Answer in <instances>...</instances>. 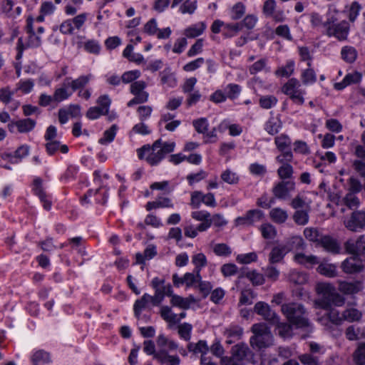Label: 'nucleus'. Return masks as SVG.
Segmentation results:
<instances>
[{
    "mask_svg": "<svg viewBox=\"0 0 365 365\" xmlns=\"http://www.w3.org/2000/svg\"><path fill=\"white\" fill-rule=\"evenodd\" d=\"M294 260L297 264L307 267H312L313 265L319 263L317 257L312 255H306L303 253H297L294 257Z\"/></svg>",
    "mask_w": 365,
    "mask_h": 365,
    "instance_id": "nucleus-27",
    "label": "nucleus"
},
{
    "mask_svg": "<svg viewBox=\"0 0 365 365\" xmlns=\"http://www.w3.org/2000/svg\"><path fill=\"white\" fill-rule=\"evenodd\" d=\"M92 78L93 76L91 74L81 76L77 79L73 81L71 83H70V88H71L73 91L78 90V96L81 98L88 100L91 97V93L89 89L84 88V86L90 81Z\"/></svg>",
    "mask_w": 365,
    "mask_h": 365,
    "instance_id": "nucleus-13",
    "label": "nucleus"
},
{
    "mask_svg": "<svg viewBox=\"0 0 365 365\" xmlns=\"http://www.w3.org/2000/svg\"><path fill=\"white\" fill-rule=\"evenodd\" d=\"M355 365H365V343H360L354 354Z\"/></svg>",
    "mask_w": 365,
    "mask_h": 365,
    "instance_id": "nucleus-53",
    "label": "nucleus"
},
{
    "mask_svg": "<svg viewBox=\"0 0 365 365\" xmlns=\"http://www.w3.org/2000/svg\"><path fill=\"white\" fill-rule=\"evenodd\" d=\"M295 63L293 60H288L284 66L279 67L275 71V75L278 77H289L294 71Z\"/></svg>",
    "mask_w": 365,
    "mask_h": 365,
    "instance_id": "nucleus-35",
    "label": "nucleus"
},
{
    "mask_svg": "<svg viewBox=\"0 0 365 365\" xmlns=\"http://www.w3.org/2000/svg\"><path fill=\"white\" fill-rule=\"evenodd\" d=\"M146 83L143 81H138L130 85V92L135 97L128 103V106L145 103L148 101V93L144 91Z\"/></svg>",
    "mask_w": 365,
    "mask_h": 365,
    "instance_id": "nucleus-10",
    "label": "nucleus"
},
{
    "mask_svg": "<svg viewBox=\"0 0 365 365\" xmlns=\"http://www.w3.org/2000/svg\"><path fill=\"white\" fill-rule=\"evenodd\" d=\"M155 358L163 364L168 365H179L180 359L178 356L170 355L165 350H160L155 354Z\"/></svg>",
    "mask_w": 365,
    "mask_h": 365,
    "instance_id": "nucleus-26",
    "label": "nucleus"
},
{
    "mask_svg": "<svg viewBox=\"0 0 365 365\" xmlns=\"http://www.w3.org/2000/svg\"><path fill=\"white\" fill-rule=\"evenodd\" d=\"M254 311L271 324L279 322V316L272 310L270 306L266 302H257L254 307Z\"/></svg>",
    "mask_w": 365,
    "mask_h": 365,
    "instance_id": "nucleus-12",
    "label": "nucleus"
},
{
    "mask_svg": "<svg viewBox=\"0 0 365 365\" xmlns=\"http://www.w3.org/2000/svg\"><path fill=\"white\" fill-rule=\"evenodd\" d=\"M202 279V277L200 272H186L183 275V280L185 282V284L187 287H192L197 284Z\"/></svg>",
    "mask_w": 365,
    "mask_h": 365,
    "instance_id": "nucleus-49",
    "label": "nucleus"
},
{
    "mask_svg": "<svg viewBox=\"0 0 365 365\" xmlns=\"http://www.w3.org/2000/svg\"><path fill=\"white\" fill-rule=\"evenodd\" d=\"M26 31L28 35V41L26 46L24 45L21 38H19L17 43L16 59H20L22 56L23 51L26 47H38L41 43V36L36 32V24H26Z\"/></svg>",
    "mask_w": 365,
    "mask_h": 365,
    "instance_id": "nucleus-7",
    "label": "nucleus"
},
{
    "mask_svg": "<svg viewBox=\"0 0 365 365\" xmlns=\"http://www.w3.org/2000/svg\"><path fill=\"white\" fill-rule=\"evenodd\" d=\"M344 224L351 231H360L365 227V212L356 211L352 212L351 217L344 220Z\"/></svg>",
    "mask_w": 365,
    "mask_h": 365,
    "instance_id": "nucleus-11",
    "label": "nucleus"
},
{
    "mask_svg": "<svg viewBox=\"0 0 365 365\" xmlns=\"http://www.w3.org/2000/svg\"><path fill=\"white\" fill-rule=\"evenodd\" d=\"M315 291L320 298L314 300L316 308L327 309L331 304L341 307L345 303V299L339 294L335 287L329 282H321L316 284Z\"/></svg>",
    "mask_w": 365,
    "mask_h": 365,
    "instance_id": "nucleus-1",
    "label": "nucleus"
},
{
    "mask_svg": "<svg viewBox=\"0 0 365 365\" xmlns=\"http://www.w3.org/2000/svg\"><path fill=\"white\" fill-rule=\"evenodd\" d=\"M36 125V121L27 118L17 120V131L20 133H27L32 131Z\"/></svg>",
    "mask_w": 365,
    "mask_h": 365,
    "instance_id": "nucleus-31",
    "label": "nucleus"
},
{
    "mask_svg": "<svg viewBox=\"0 0 365 365\" xmlns=\"http://www.w3.org/2000/svg\"><path fill=\"white\" fill-rule=\"evenodd\" d=\"M155 142L160 143L158 144L159 150H160L161 154H163V158H165V156L167 154L173 152L175 148V146H176L175 142L173 141V140L163 141L162 139H158V140H155Z\"/></svg>",
    "mask_w": 365,
    "mask_h": 365,
    "instance_id": "nucleus-47",
    "label": "nucleus"
},
{
    "mask_svg": "<svg viewBox=\"0 0 365 365\" xmlns=\"http://www.w3.org/2000/svg\"><path fill=\"white\" fill-rule=\"evenodd\" d=\"M319 243L329 252L338 253L339 252L340 247L338 242L329 235L321 237Z\"/></svg>",
    "mask_w": 365,
    "mask_h": 365,
    "instance_id": "nucleus-25",
    "label": "nucleus"
},
{
    "mask_svg": "<svg viewBox=\"0 0 365 365\" xmlns=\"http://www.w3.org/2000/svg\"><path fill=\"white\" fill-rule=\"evenodd\" d=\"M159 142H154L152 146L145 145L137 150L139 159L145 160L149 165H158L164 158L159 150Z\"/></svg>",
    "mask_w": 365,
    "mask_h": 365,
    "instance_id": "nucleus-6",
    "label": "nucleus"
},
{
    "mask_svg": "<svg viewBox=\"0 0 365 365\" xmlns=\"http://www.w3.org/2000/svg\"><path fill=\"white\" fill-rule=\"evenodd\" d=\"M259 231L264 239L272 240L277 235V230L274 225L270 223H264L259 227Z\"/></svg>",
    "mask_w": 365,
    "mask_h": 365,
    "instance_id": "nucleus-43",
    "label": "nucleus"
},
{
    "mask_svg": "<svg viewBox=\"0 0 365 365\" xmlns=\"http://www.w3.org/2000/svg\"><path fill=\"white\" fill-rule=\"evenodd\" d=\"M29 153V146L27 145H22L19 147L16 151L12 153H4L2 155L4 160H9L11 163L16 164L21 161V160L27 156Z\"/></svg>",
    "mask_w": 365,
    "mask_h": 365,
    "instance_id": "nucleus-19",
    "label": "nucleus"
},
{
    "mask_svg": "<svg viewBox=\"0 0 365 365\" xmlns=\"http://www.w3.org/2000/svg\"><path fill=\"white\" fill-rule=\"evenodd\" d=\"M269 217L275 223L282 224L287 220L288 214L286 210L279 207H275L270 210Z\"/></svg>",
    "mask_w": 365,
    "mask_h": 365,
    "instance_id": "nucleus-39",
    "label": "nucleus"
},
{
    "mask_svg": "<svg viewBox=\"0 0 365 365\" xmlns=\"http://www.w3.org/2000/svg\"><path fill=\"white\" fill-rule=\"evenodd\" d=\"M70 248H71L73 251H76L80 254L81 256L86 255V251L84 250V242L81 237H76L70 239Z\"/></svg>",
    "mask_w": 365,
    "mask_h": 365,
    "instance_id": "nucleus-51",
    "label": "nucleus"
},
{
    "mask_svg": "<svg viewBox=\"0 0 365 365\" xmlns=\"http://www.w3.org/2000/svg\"><path fill=\"white\" fill-rule=\"evenodd\" d=\"M188 349L195 354H201V356L206 355L209 350L207 342L203 340H200L196 344H190Z\"/></svg>",
    "mask_w": 365,
    "mask_h": 365,
    "instance_id": "nucleus-50",
    "label": "nucleus"
},
{
    "mask_svg": "<svg viewBox=\"0 0 365 365\" xmlns=\"http://www.w3.org/2000/svg\"><path fill=\"white\" fill-rule=\"evenodd\" d=\"M174 204L172 200L168 197L159 196L155 201L148 202L145 208L148 211L158 208H173Z\"/></svg>",
    "mask_w": 365,
    "mask_h": 365,
    "instance_id": "nucleus-23",
    "label": "nucleus"
},
{
    "mask_svg": "<svg viewBox=\"0 0 365 365\" xmlns=\"http://www.w3.org/2000/svg\"><path fill=\"white\" fill-rule=\"evenodd\" d=\"M257 260V255L255 252L239 254L236 257V261L242 264H250Z\"/></svg>",
    "mask_w": 365,
    "mask_h": 365,
    "instance_id": "nucleus-59",
    "label": "nucleus"
},
{
    "mask_svg": "<svg viewBox=\"0 0 365 365\" xmlns=\"http://www.w3.org/2000/svg\"><path fill=\"white\" fill-rule=\"evenodd\" d=\"M227 130H229L230 135L239 136L243 131V127L240 124L232 123L229 119H225L217 125V130L220 133H224Z\"/></svg>",
    "mask_w": 365,
    "mask_h": 365,
    "instance_id": "nucleus-20",
    "label": "nucleus"
},
{
    "mask_svg": "<svg viewBox=\"0 0 365 365\" xmlns=\"http://www.w3.org/2000/svg\"><path fill=\"white\" fill-rule=\"evenodd\" d=\"M342 58L348 63L354 62L357 56L356 49L351 46H345L341 51Z\"/></svg>",
    "mask_w": 365,
    "mask_h": 365,
    "instance_id": "nucleus-56",
    "label": "nucleus"
},
{
    "mask_svg": "<svg viewBox=\"0 0 365 365\" xmlns=\"http://www.w3.org/2000/svg\"><path fill=\"white\" fill-rule=\"evenodd\" d=\"M243 334V329L237 325H230L226 328L225 335L227 338V342L232 344L234 341L240 339Z\"/></svg>",
    "mask_w": 365,
    "mask_h": 365,
    "instance_id": "nucleus-30",
    "label": "nucleus"
},
{
    "mask_svg": "<svg viewBox=\"0 0 365 365\" xmlns=\"http://www.w3.org/2000/svg\"><path fill=\"white\" fill-rule=\"evenodd\" d=\"M117 132V126L113 125L109 129L104 131L103 137L98 140L101 145H108L113 141Z\"/></svg>",
    "mask_w": 365,
    "mask_h": 365,
    "instance_id": "nucleus-45",
    "label": "nucleus"
},
{
    "mask_svg": "<svg viewBox=\"0 0 365 365\" xmlns=\"http://www.w3.org/2000/svg\"><path fill=\"white\" fill-rule=\"evenodd\" d=\"M290 251H292V247L284 245L283 243L274 245L269 255V262L271 264L280 262Z\"/></svg>",
    "mask_w": 365,
    "mask_h": 365,
    "instance_id": "nucleus-17",
    "label": "nucleus"
},
{
    "mask_svg": "<svg viewBox=\"0 0 365 365\" xmlns=\"http://www.w3.org/2000/svg\"><path fill=\"white\" fill-rule=\"evenodd\" d=\"M362 289V284L359 282H339V290L344 294H353L359 292Z\"/></svg>",
    "mask_w": 365,
    "mask_h": 365,
    "instance_id": "nucleus-24",
    "label": "nucleus"
},
{
    "mask_svg": "<svg viewBox=\"0 0 365 365\" xmlns=\"http://www.w3.org/2000/svg\"><path fill=\"white\" fill-rule=\"evenodd\" d=\"M282 128V122L277 118H270L264 125L265 130L270 135L277 134Z\"/></svg>",
    "mask_w": 365,
    "mask_h": 365,
    "instance_id": "nucleus-40",
    "label": "nucleus"
},
{
    "mask_svg": "<svg viewBox=\"0 0 365 365\" xmlns=\"http://www.w3.org/2000/svg\"><path fill=\"white\" fill-rule=\"evenodd\" d=\"M43 181L40 178H36L34 180V191L41 201L43 202L44 209L49 210L51 207V202L47 199V195L42 186Z\"/></svg>",
    "mask_w": 365,
    "mask_h": 365,
    "instance_id": "nucleus-21",
    "label": "nucleus"
},
{
    "mask_svg": "<svg viewBox=\"0 0 365 365\" xmlns=\"http://www.w3.org/2000/svg\"><path fill=\"white\" fill-rule=\"evenodd\" d=\"M34 365H44L51 362L50 354L43 350L36 351L32 356Z\"/></svg>",
    "mask_w": 365,
    "mask_h": 365,
    "instance_id": "nucleus-37",
    "label": "nucleus"
},
{
    "mask_svg": "<svg viewBox=\"0 0 365 365\" xmlns=\"http://www.w3.org/2000/svg\"><path fill=\"white\" fill-rule=\"evenodd\" d=\"M345 247L349 253L365 255V235H361L356 240H348Z\"/></svg>",
    "mask_w": 365,
    "mask_h": 365,
    "instance_id": "nucleus-18",
    "label": "nucleus"
},
{
    "mask_svg": "<svg viewBox=\"0 0 365 365\" xmlns=\"http://www.w3.org/2000/svg\"><path fill=\"white\" fill-rule=\"evenodd\" d=\"M341 268L348 274L359 272L365 269V262L358 257H351L342 262Z\"/></svg>",
    "mask_w": 365,
    "mask_h": 365,
    "instance_id": "nucleus-15",
    "label": "nucleus"
},
{
    "mask_svg": "<svg viewBox=\"0 0 365 365\" xmlns=\"http://www.w3.org/2000/svg\"><path fill=\"white\" fill-rule=\"evenodd\" d=\"M276 326L278 334L282 338H289L292 336V326L285 322H280L273 324Z\"/></svg>",
    "mask_w": 365,
    "mask_h": 365,
    "instance_id": "nucleus-55",
    "label": "nucleus"
},
{
    "mask_svg": "<svg viewBox=\"0 0 365 365\" xmlns=\"http://www.w3.org/2000/svg\"><path fill=\"white\" fill-rule=\"evenodd\" d=\"M317 272L325 277H334L336 276V266L334 264L323 262L319 264Z\"/></svg>",
    "mask_w": 365,
    "mask_h": 365,
    "instance_id": "nucleus-34",
    "label": "nucleus"
},
{
    "mask_svg": "<svg viewBox=\"0 0 365 365\" xmlns=\"http://www.w3.org/2000/svg\"><path fill=\"white\" fill-rule=\"evenodd\" d=\"M170 297H171L170 303L174 307H178L183 309H187L190 307L191 302L187 298H184L177 294H173V293Z\"/></svg>",
    "mask_w": 365,
    "mask_h": 365,
    "instance_id": "nucleus-46",
    "label": "nucleus"
},
{
    "mask_svg": "<svg viewBox=\"0 0 365 365\" xmlns=\"http://www.w3.org/2000/svg\"><path fill=\"white\" fill-rule=\"evenodd\" d=\"M267 61L265 58H261L255 62L249 68L250 74L254 75L264 70L266 71H269V68H267Z\"/></svg>",
    "mask_w": 365,
    "mask_h": 365,
    "instance_id": "nucleus-58",
    "label": "nucleus"
},
{
    "mask_svg": "<svg viewBox=\"0 0 365 365\" xmlns=\"http://www.w3.org/2000/svg\"><path fill=\"white\" fill-rule=\"evenodd\" d=\"M149 304L156 306L159 304V302L155 301L151 295L145 293L140 299H137L134 303L133 311L135 316L139 318L143 310L146 309Z\"/></svg>",
    "mask_w": 365,
    "mask_h": 365,
    "instance_id": "nucleus-16",
    "label": "nucleus"
},
{
    "mask_svg": "<svg viewBox=\"0 0 365 365\" xmlns=\"http://www.w3.org/2000/svg\"><path fill=\"white\" fill-rule=\"evenodd\" d=\"M257 294L250 289H243L240 293L239 304L240 305H250L253 303Z\"/></svg>",
    "mask_w": 365,
    "mask_h": 365,
    "instance_id": "nucleus-44",
    "label": "nucleus"
},
{
    "mask_svg": "<svg viewBox=\"0 0 365 365\" xmlns=\"http://www.w3.org/2000/svg\"><path fill=\"white\" fill-rule=\"evenodd\" d=\"M277 101V98L274 96H263L260 97L259 103L261 108L269 109L275 106Z\"/></svg>",
    "mask_w": 365,
    "mask_h": 365,
    "instance_id": "nucleus-57",
    "label": "nucleus"
},
{
    "mask_svg": "<svg viewBox=\"0 0 365 365\" xmlns=\"http://www.w3.org/2000/svg\"><path fill=\"white\" fill-rule=\"evenodd\" d=\"M253 336L250 338V344L255 349L261 350L273 344V336L265 323H257L252 325Z\"/></svg>",
    "mask_w": 365,
    "mask_h": 365,
    "instance_id": "nucleus-3",
    "label": "nucleus"
},
{
    "mask_svg": "<svg viewBox=\"0 0 365 365\" xmlns=\"http://www.w3.org/2000/svg\"><path fill=\"white\" fill-rule=\"evenodd\" d=\"M361 317V312L353 307L348 308L343 312L344 322H353L359 321Z\"/></svg>",
    "mask_w": 365,
    "mask_h": 365,
    "instance_id": "nucleus-42",
    "label": "nucleus"
},
{
    "mask_svg": "<svg viewBox=\"0 0 365 365\" xmlns=\"http://www.w3.org/2000/svg\"><path fill=\"white\" fill-rule=\"evenodd\" d=\"M220 272L225 277H229L237 273L238 267L233 263H226L222 265Z\"/></svg>",
    "mask_w": 365,
    "mask_h": 365,
    "instance_id": "nucleus-60",
    "label": "nucleus"
},
{
    "mask_svg": "<svg viewBox=\"0 0 365 365\" xmlns=\"http://www.w3.org/2000/svg\"><path fill=\"white\" fill-rule=\"evenodd\" d=\"M213 252L218 257H229L232 254V249L225 243H217L213 247Z\"/></svg>",
    "mask_w": 365,
    "mask_h": 365,
    "instance_id": "nucleus-54",
    "label": "nucleus"
},
{
    "mask_svg": "<svg viewBox=\"0 0 365 365\" xmlns=\"http://www.w3.org/2000/svg\"><path fill=\"white\" fill-rule=\"evenodd\" d=\"M324 314L317 313V321L327 330H331L333 326H340L343 324V312L341 313L336 308L329 307L323 309Z\"/></svg>",
    "mask_w": 365,
    "mask_h": 365,
    "instance_id": "nucleus-4",
    "label": "nucleus"
},
{
    "mask_svg": "<svg viewBox=\"0 0 365 365\" xmlns=\"http://www.w3.org/2000/svg\"><path fill=\"white\" fill-rule=\"evenodd\" d=\"M325 126L329 130L336 133H340L343 129L341 123L334 118L327 119L325 122Z\"/></svg>",
    "mask_w": 365,
    "mask_h": 365,
    "instance_id": "nucleus-64",
    "label": "nucleus"
},
{
    "mask_svg": "<svg viewBox=\"0 0 365 365\" xmlns=\"http://www.w3.org/2000/svg\"><path fill=\"white\" fill-rule=\"evenodd\" d=\"M220 177L223 182L230 185L237 184L240 180L238 175L230 169H226L224 170L221 173Z\"/></svg>",
    "mask_w": 365,
    "mask_h": 365,
    "instance_id": "nucleus-48",
    "label": "nucleus"
},
{
    "mask_svg": "<svg viewBox=\"0 0 365 365\" xmlns=\"http://www.w3.org/2000/svg\"><path fill=\"white\" fill-rule=\"evenodd\" d=\"M192 263L194 265V272H200L206 267L207 259L205 255L202 252L195 253L192 256Z\"/></svg>",
    "mask_w": 365,
    "mask_h": 365,
    "instance_id": "nucleus-38",
    "label": "nucleus"
},
{
    "mask_svg": "<svg viewBox=\"0 0 365 365\" xmlns=\"http://www.w3.org/2000/svg\"><path fill=\"white\" fill-rule=\"evenodd\" d=\"M327 29V34L329 36H334L339 40H344L346 38L349 28L346 24H329Z\"/></svg>",
    "mask_w": 365,
    "mask_h": 365,
    "instance_id": "nucleus-22",
    "label": "nucleus"
},
{
    "mask_svg": "<svg viewBox=\"0 0 365 365\" xmlns=\"http://www.w3.org/2000/svg\"><path fill=\"white\" fill-rule=\"evenodd\" d=\"M281 310L292 325L308 331L312 330V324L307 318L305 309L301 304H284L282 305Z\"/></svg>",
    "mask_w": 365,
    "mask_h": 365,
    "instance_id": "nucleus-2",
    "label": "nucleus"
},
{
    "mask_svg": "<svg viewBox=\"0 0 365 365\" xmlns=\"http://www.w3.org/2000/svg\"><path fill=\"white\" fill-rule=\"evenodd\" d=\"M192 125L196 131L199 133L205 134L208 130L209 123L207 119L205 118H200L193 120Z\"/></svg>",
    "mask_w": 365,
    "mask_h": 365,
    "instance_id": "nucleus-61",
    "label": "nucleus"
},
{
    "mask_svg": "<svg viewBox=\"0 0 365 365\" xmlns=\"http://www.w3.org/2000/svg\"><path fill=\"white\" fill-rule=\"evenodd\" d=\"M282 91L288 96L294 103L302 105L304 103L306 91L302 88L301 83L297 78H290L283 85Z\"/></svg>",
    "mask_w": 365,
    "mask_h": 365,
    "instance_id": "nucleus-5",
    "label": "nucleus"
},
{
    "mask_svg": "<svg viewBox=\"0 0 365 365\" xmlns=\"http://www.w3.org/2000/svg\"><path fill=\"white\" fill-rule=\"evenodd\" d=\"M289 281L297 285H303L308 282L309 276L304 272L292 270L289 275Z\"/></svg>",
    "mask_w": 365,
    "mask_h": 365,
    "instance_id": "nucleus-36",
    "label": "nucleus"
},
{
    "mask_svg": "<svg viewBox=\"0 0 365 365\" xmlns=\"http://www.w3.org/2000/svg\"><path fill=\"white\" fill-rule=\"evenodd\" d=\"M250 353V349L246 344L242 343L234 346L232 349V354L235 359L240 362L244 360Z\"/></svg>",
    "mask_w": 365,
    "mask_h": 365,
    "instance_id": "nucleus-33",
    "label": "nucleus"
},
{
    "mask_svg": "<svg viewBox=\"0 0 365 365\" xmlns=\"http://www.w3.org/2000/svg\"><path fill=\"white\" fill-rule=\"evenodd\" d=\"M356 194L348 192L343 199L344 204L350 209L357 208L360 205V200Z\"/></svg>",
    "mask_w": 365,
    "mask_h": 365,
    "instance_id": "nucleus-52",
    "label": "nucleus"
},
{
    "mask_svg": "<svg viewBox=\"0 0 365 365\" xmlns=\"http://www.w3.org/2000/svg\"><path fill=\"white\" fill-rule=\"evenodd\" d=\"M346 338L350 341L359 340L365 338V329L356 326H349L345 332Z\"/></svg>",
    "mask_w": 365,
    "mask_h": 365,
    "instance_id": "nucleus-32",
    "label": "nucleus"
},
{
    "mask_svg": "<svg viewBox=\"0 0 365 365\" xmlns=\"http://www.w3.org/2000/svg\"><path fill=\"white\" fill-rule=\"evenodd\" d=\"M283 244L284 245H287L289 246V247H292V250L303 249L304 247V240L299 236H293L290 239H289L285 243Z\"/></svg>",
    "mask_w": 365,
    "mask_h": 365,
    "instance_id": "nucleus-62",
    "label": "nucleus"
},
{
    "mask_svg": "<svg viewBox=\"0 0 365 365\" xmlns=\"http://www.w3.org/2000/svg\"><path fill=\"white\" fill-rule=\"evenodd\" d=\"M292 159L293 155L292 151L284 152L277 155L275 158L277 163L282 164L277 170V174L279 178L284 181L292 177L294 170L292 166L289 164Z\"/></svg>",
    "mask_w": 365,
    "mask_h": 365,
    "instance_id": "nucleus-8",
    "label": "nucleus"
},
{
    "mask_svg": "<svg viewBox=\"0 0 365 365\" xmlns=\"http://www.w3.org/2000/svg\"><path fill=\"white\" fill-rule=\"evenodd\" d=\"M160 317L168 323L169 326L177 324L178 323V317L175 314L172 309L168 306H163L160 310Z\"/></svg>",
    "mask_w": 365,
    "mask_h": 365,
    "instance_id": "nucleus-29",
    "label": "nucleus"
},
{
    "mask_svg": "<svg viewBox=\"0 0 365 365\" xmlns=\"http://www.w3.org/2000/svg\"><path fill=\"white\" fill-rule=\"evenodd\" d=\"M274 143L278 149L282 153L287 151H291L292 140L286 134H280L274 138Z\"/></svg>",
    "mask_w": 365,
    "mask_h": 365,
    "instance_id": "nucleus-28",
    "label": "nucleus"
},
{
    "mask_svg": "<svg viewBox=\"0 0 365 365\" xmlns=\"http://www.w3.org/2000/svg\"><path fill=\"white\" fill-rule=\"evenodd\" d=\"M151 287L155 290V294L152 296L159 304L162 302L165 296H170L173 288L170 284H166L164 279L154 277L151 282Z\"/></svg>",
    "mask_w": 365,
    "mask_h": 365,
    "instance_id": "nucleus-9",
    "label": "nucleus"
},
{
    "mask_svg": "<svg viewBox=\"0 0 365 365\" xmlns=\"http://www.w3.org/2000/svg\"><path fill=\"white\" fill-rule=\"evenodd\" d=\"M192 329V325L188 323L180 324L178 327V333L180 336L185 341H189L191 337Z\"/></svg>",
    "mask_w": 365,
    "mask_h": 365,
    "instance_id": "nucleus-63",
    "label": "nucleus"
},
{
    "mask_svg": "<svg viewBox=\"0 0 365 365\" xmlns=\"http://www.w3.org/2000/svg\"><path fill=\"white\" fill-rule=\"evenodd\" d=\"M301 80L304 85H312L317 81L316 73L311 66L302 71Z\"/></svg>",
    "mask_w": 365,
    "mask_h": 365,
    "instance_id": "nucleus-41",
    "label": "nucleus"
},
{
    "mask_svg": "<svg viewBox=\"0 0 365 365\" xmlns=\"http://www.w3.org/2000/svg\"><path fill=\"white\" fill-rule=\"evenodd\" d=\"M295 189L293 181H281L273 187L274 195L281 200H286L290 197V193Z\"/></svg>",
    "mask_w": 365,
    "mask_h": 365,
    "instance_id": "nucleus-14",
    "label": "nucleus"
}]
</instances>
